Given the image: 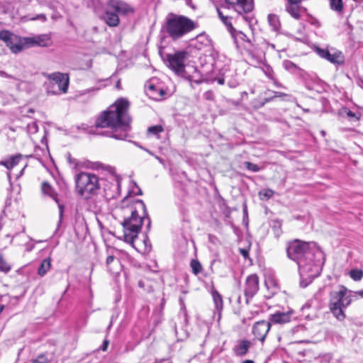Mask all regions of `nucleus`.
<instances>
[{
	"label": "nucleus",
	"mask_w": 363,
	"mask_h": 363,
	"mask_svg": "<svg viewBox=\"0 0 363 363\" xmlns=\"http://www.w3.org/2000/svg\"><path fill=\"white\" fill-rule=\"evenodd\" d=\"M130 262L135 267L139 268L140 267V264L133 259H130Z\"/></svg>",
	"instance_id": "obj_63"
},
{
	"label": "nucleus",
	"mask_w": 363,
	"mask_h": 363,
	"mask_svg": "<svg viewBox=\"0 0 363 363\" xmlns=\"http://www.w3.org/2000/svg\"><path fill=\"white\" fill-rule=\"evenodd\" d=\"M242 211H243V218H242V220H243V223H245V225L247 226L248 225V213H247V208L246 203H244V204H243Z\"/></svg>",
	"instance_id": "obj_50"
},
{
	"label": "nucleus",
	"mask_w": 363,
	"mask_h": 363,
	"mask_svg": "<svg viewBox=\"0 0 363 363\" xmlns=\"http://www.w3.org/2000/svg\"><path fill=\"white\" fill-rule=\"evenodd\" d=\"M132 183H133V186L137 189V190H135V191L133 189L129 190L128 192L127 196H125L122 199V201H121L122 203H125V201L128 199V198L129 196H133V195H134V196H141V195H143V191L139 187V186L137 184V183L135 181H133Z\"/></svg>",
	"instance_id": "obj_34"
},
{
	"label": "nucleus",
	"mask_w": 363,
	"mask_h": 363,
	"mask_svg": "<svg viewBox=\"0 0 363 363\" xmlns=\"http://www.w3.org/2000/svg\"><path fill=\"white\" fill-rule=\"evenodd\" d=\"M187 175L185 172H182L179 174H174L173 179L176 182L175 183V189H179L182 191L183 194H186L185 186L182 184V183L179 181V179H186Z\"/></svg>",
	"instance_id": "obj_30"
},
{
	"label": "nucleus",
	"mask_w": 363,
	"mask_h": 363,
	"mask_svg": "<svg viewBox=\"0 0 363 363\" xmlns=\"http://www.w3.org/2000/svg\"><path fill=\"white\" fill-rule=\"evenodd\" d=\"M272 229L277 238L279 237L281 233V223L279 220H274L272 221Z\"/></svg>",
	"instance_id": "obj_38"
},
{
	"label": "nucleus",
	"mask_w": 363,
	"mask_h": 363,
	"mask_svg": "<svg viewBox=\"0 0 363 363\" xmlns=\"http://www.w3.org/2000/svg\"><path fill=\"white\" fill-rule=\"evenodd\" d=\"M265 74L268 78L273 80L274 84L277 87H282V85L274 78V74L271 67H267Z\"/></svg>",
	"instance_id": "obj_43"
},
{
	"label": "nucleus",
	"mask_w": 363,
	"mask_h": 363,
	"mask_svg": "<svg viewBox=\"0 0 363 363\" xmlns=\"http://www.w3.org/2000/svg\"><path fill=\"white\" fill-rule=\"evenodd\" d=\"M264 104V101H257V100L253 101L252 102V106L255 108H260V107H262Z\"/></svg>",
	"instance_id": "obj_53"
},
{
	"label": "nucleus",
	"mask_w": 363,
	"mask_h": 363,
	"mask_svg": "<svg viewBox=\"0 0 363 363\" xmlns=\"http://www.w3.org/2000/svg\"><path fill=\"white\" fill-rule=\"evenodd\" d=\"M35 36L37 47L48 48L51 46L52 44L51 35L50 33L39 34Z\"/></svg>",
	"instance_id": "obj_24"
},
{
	"label": "nucleus",
	"mask_w": 363,
	"mask_h": 363,
	"mask_svg": "<svg viewBox=\"0 0 363 363\" xmlns=\"http://www.w3.org/2000/svg\"><path fill=\"white\" fill-rule=\"evenodd\" d=\"M76 192L85 199L98 194L101 188L99 178L91 172H81L74 177Z\"/></svg>",
	"instance_id": "obj_5"
},
{
	"label": "nucleus",
	"mask_w": 363,
	"mask_h": 363,
	"mask_svg": "<svg viewBox=\"0 0 363 363\" xmlns=\"http://www.w3.org/2000/svg\"><path fill=\"white\" fill-rule=\"evenodd\" d=\"M332 10L340 13L343 10L342 0H329Z\"/></svg>",
	"instance_id": "obj_37"
},
{
	"label": "nucleus",
	"mask_w": 363,
	"mask_h": 363,
	"mask_svg": "<svg viewBox=\"0 0 363 363\" xmlns=\"http://www.w3.org/2000/svg\"><path fill=\"white\" fill-rule=\"evenodd\" d=\"M340 120L342 122H345V121H347L349 122H357L360 119L359 116H357V115H339Z\"/></svg>",
	"instance_id": "obj_42"
},
{
	"label": "nucleus",
	"mask_w": 363,
	"mask_h": 363,
	"mask_svg": "<svg viewBox=\"0 0 363 363\" xmlns=\"http://www.w3.org/2000/svg\"><path fill=\"white\" fill-rule=\"evenodd\" d=\"M240 253L242 255V256L246 259L249 257V250L245 248H240Z\"/></svg>",
	"instance_id": "obj_54"
},
{
	"label": "nucleus",
	"mask_w": 363,
	"mask_h": 363,
	"mask_svg": "<svg viewBox=\"0 0 363 363\" xmlns=\"http://www.w3.org/2000/svg\"><path fill=\"white\" fill-rule=\"evenodd\" d=\"M286 254L298 266L301 287H307L320 275L325 255L315 242L295 239L287 243Z\"/></svg>",
	"instance_id": "obj_1"
},
{
	"label": "nucleus",
	"mask_w": 363,
	"mask_h": 363,
	"mask_svg": "<svg viewBox=\"0 0 363 363\" xmlns=\"http://www.w3.org/2000/svg\"><path fill=\"white\" fill-rule=\"evenodd\" d=\"M188 55L186 51L178 50L172 54H167L163 60L167 66L177 75L182 76L185 72V62Z\"/></svg>",
	"instance_id": "obj_8"
},
{
	"label": "nucleus",
	"mask_w": 363,
	"mask_h": 363,
	"mask_svg": "<svg viewBox=\"0 0 363 363\" xmlns=\"http://www.w3.org/2000/svg\"><path fill=\"white\" fill-rule=\"evenodd\" d=\"M108 344H109V341L107 340H104L101 346L100 347V349L102 351H106L108 348Z\"/></svg>",
	"instance_id": "obj_56"
},
{
	"label": "nucleus",
	"mask_w": 363,
	"mask_h": 363,
	"mask_svg": "<svg viewBox=\"0 0 363 363\" xmlns=\"http://www.w3.org/2000/svg\"><path fill=\"white\" fill-rule=\"evenodd\" d=\"M198 23L186 16L169 14L162 26V31L172 40H178L197 28Z\"/></svg>",
	"instance_id": "obj_4"
},
{
	"label": "nucleus",
	"mask_w": 363,
	"mask_h": 363,
	"mask_svg": "<svg viewBox=\"0 0 363 363\" xmlns=\"http://www.w3.org/2000/svg\"><path fill=\"white\" fill-rule=\"evenodd\" d=\"M315 51L320 57L327 60L331 63L340 65L343 62L344 57L340 51L334 50L333 52H330L328 49L319 47H315Z\"/></svg>",
	"instance_id": "obj_14"
},
{
	"label": "nucleus",
	"mask_w": 363,
	"mask_h": 363,
	"mask_svg": "<svg viewBox=\"0 0 363 363\" xmlns=\"http://www.w3.org/2000/svg\"><path fill=\"white\" fill-rule=\"evenodd\" d=\"M347 289L341 285L338 290H333L330 292L329 308L333 315L340 321L345 320L346 315L343 311V298L345 292H347Z\"/></svg>",
	"instance_id": "obj_7"
},
{
	"label": "nucleus",
	"mask_w": 363,
	"mask_h": 363,
	"mask_svg": "<svg viewBox=\"0 0 363 363\" xmlns=\"http://www.w3.org/2000/svg\"><path fill=\"white\" fill-rule=\"evenodd\" d=\"M183 315V318H184V322L185 323V325H188L189 324V315L187 313V312H185L184 314H182Z\"/></svg>",
	"instance_id": "obj_61"
},
{
	"label": "nucleus",
	"mask_w": 363,
	"mask_h": 363,
	"mask_svg": "<svg viewBox=\"0 0 363 363\" xmlns=\"http://www.w3.org/2000/svg\"><path fill=\"white\" fill-rule=\"evenodd\" d=\"M50 266H51L50 259L48 258L44 259L41 262L40 266L38 267V274L40 277H43L48 272V271L50 269Z\"/></svg>",
	"instance_id": "obj_33"
},
{
	"label": "nucleus",
	"mask_w": 363,
	"mask_h": 363,
	"mask_svg": "<svg viewBox=\"0 0 363 363\" xmlns=\"http://www.w3.org/2000/svg\"><path fill=\"white\" fill-rule=\"evenodd\" d=\"M138 286L143 289L147 293H152L154 291V288L152 285L146 284L145 281L140 280L138 283Z\"/></svg>",
	"instance_id": "obj_44"
},
{
	"label": "nucleus",
	"mask_w": 363,
	"mask_h": 363,
	"mask_svg": "<svg viewBox=\"0 0 363 363\" xmlns=\"http://www.w3.org/2000/svg\"><path fill=\"white\" fill-rule=\"evenodd\" d=\"M25 18L28 21H40L42 22H45L47 21V17L45 14L43 13L38 14L34 16H26Z\"/></svg>",
	"instance_id": "obj_47"
},
{
	"label": "nucleus",
	"mask_w": 363,
	"mask_h": 363,
	"mask_svg": "<svg viewBox=\"0 0 363 363\" xmlns=\"http://www.w3.org/2000/svg\"><path fill=\"white\" fill-rule=\"evenodd\" d=\"M228 85L230 88H235L238 85V82L236 80H229L228 81Z\"/></svg>",
	"instance_id": "obj_57"
},
{
	"label": "nucleus",
	"mask_w": 363,
	"mask_h": 363,
	"mask_svg": "<svg viewBox=\"0 0 363 363\" xmlns=\"http://www.w3.org/2000/svg\"><path fill=\"white\" fill-rule=\"evenodd\" d=\"M354 293L355 294H357L358 296H359L361 298H363V289L359 290V291H356Z\"/></svg>",
	"instance_id": "obj_64"
},
{
	"label": "nucleus",
	"mask_w": 363,
	"mask_h": 363,
	"mask_svg": "<svg viewBox=\"0 0 363 363\" xmlns=\"http://www.w3.org/2000/svg\"><path fill=\"white\" fill-rule=\"evenodd\" d=\"M41 191L43 195L48 196L54 200L57 204L59 208V220L57 222V226L55 231V235H57L59 228L62 224L64 211H65V205L60 202L58 199V194L55 190V189L50 185L48 182H43L41 185Z\"/></svg>",
	"instance_id": "obj_10"
},
{
	"label": "nucleus",
	"mask_w": 363,
	"mask_h": 363,
	"mask_svg": "<svg viewBox=\"0 0 363 363\" xmlns=\"http://www.w3.org/2000/svg\"><path fill=\"white\" fill-rule=\"evenodd\" d=\"M205 98L208 100L213 99V93L211 91H206L204 94Z\"/></svg>",
	"instance_id": "obj_60"
},
{
	"label": "nucleus",
	"mask_w": 363,
	"mask_h": 363,
	"mask_svg": "<svg viewBox=\"0 0 363 363\" xmlns=\"http://www.w3.org/2000/svg\"><path fill=\"white\" fill-rule=\"evenodd\" d=\"M347 292H345V296L343 298V310L348 307L352 301V297L350 296H347Z\"/></svg>",
	"instance_id": "obj_49"
},
{
	"label": "nucleus",
	"mask_w": 363,
	"mask_h": 363,
	"mask_svg": "<svg viewBox=\"0 0 363 363\" xmlns=\"http://www.w3.org/2000/svg\"><path fill=\"white\" fill-rule=\"evenodd\" d=\"M28 115H23L21 118H18L16 119L15 122L19 123L15 125L16 128H24V126L23 124H21L22 120L25 118H27Z\"/></svg>",
	"instance_id": "obj_52"
},
{
	"label": "nucleus",
	"mask_w": 363,
	"mask_h": 363,
	"mask_svg": "<svg viewBox=\"0 0 363 363\" xmlns=\"http://www.w3.org/2000/svg\"><path fill=\"white\" fill-rule=\"evenodd\" d=\"M228 5V9H232L239 15L242 16L244 20L251 23L252 18L246 14L250 13L254 8V0H225Z\"/></svg>",
	"instance_id": "obj_9"
},
{
	"label": "nucleus",
	"mask_w": 363,
	"mask_h": 363,
	"mask_svg": "<svg viewBox=\"0 0 363 363\" xmlns=\"http://www.w3.org/2000/svg\"><path fill=\"white\" fill-rule=\"evenodd\" d=\"M163 131L164 128L162 125H152L147 128V133L153 135H158L159 133Z\"/></svg>",
	"instance_id": "obj_39"
},
{
	"label": "nucleus",
	"mask_w": 363,
	"mask_h": 363,
	"mask_svg": "<svg viewBox=\"0 0 363 363\" xmlns=\"http://www.w3.org/2000/svg\"><path fill=\"white\" fill-rule=\"evenodd\" d=\"M293 311L287 312L277 311L275 313L271 314L269 317L270 323L284 324L291 321Z\"/></svg>",
	"instance_id": "obj_18"
},
{
	"label": "nucleus",
	"mask_w": 363,
	"mask_h": 363,
	"mask_svg": "<svg viewBox=\"0 0 363 363\" xmlns=\"http://www.w3.org/2000/svg\"><path fill=\"white\" fill-rule=\"evenodd\" d=\"M284 68L293 74L302 77L305 73L304 70L298 67L296 64L290 60H284L283 62Z\"/></svg>",
	"instance_id": "obj_23"
},
{
	"label": "nucleus",
	"mask_w": 363,
	"mask_h": 363,
	"mask_svg": "<svg viewBox=\"0 0 363 363\" xmlns=\"http://www.w3.org/2000/svg\"><path fill=\"white\" fill-rule=\"evenodd\" d=\"M106 169L115 177V181L116 184L115 185L113 183H106L104 184V197L109 201L111 199H116L121 192V178L119 175H117L116 173V169L114 167L108 166Z\"/></svg>",
	"instance_id": "obj_11"
},
{
	"label": "nucleus",
	"mask_w": 363,
	"mask_h": 363,
	"mask_svg": "<svg viewBox=\"0 0 363 363\" xmlns=\"http://www.w3.org/2000/svg\"><path fill=\"white\" fill-rule=\"evenodd\" d=\"M37 47L35 36L21 38L22 50L24 48Z\"/></svg>",
	"instance_id": "obj_32"
},
{
	"label": "nucleus",
	"mask_w": 363,
	"mask_h": 363,
	"mask_svg": "<svg viewBox=\"0 0 363 363\" xmlns=\"http://www.w3.org/2000/svg\"><path fill=\"white\" fill-rule=\"evenodd\" d=\"M223 9H225V7L222 6L220 8H217L218 16L221 22L225 26L228 30L230 33L235 29L231 22L232 17L225 14L223 11Z\"/></svg>",
	"instance_id": "obj_22"
},
{
	"label": "nucleus",
	"mask_w": 363,
	"mask_h": 363,
	"mask_svg": "<svg viewBox=\"0 0 363 363\" xmlns=\"http://www.w3.org/2000/svg\"><path fill=\"white\" fill-rule=\"evenodd\" d=\"M67 161L69 164H74L75 165L77 164V160L72 158L70 153L67 154Z\"/></svg>",
	"instance_id": "obj_58"
},
{
	"label": "nucleus",
	"mask_w": 363,
	"mask_h": 363,
	"mask_svg": "<svg viewBox=\"0 0 363 363\" xmlns=\"http://www.w3.org/2000/svg\"><path fill=\"white\" fill-rule=\"evenodd\" d=\"M230 35L234 40V43L236 45V47L238 48L240 47V44L241 43H247V45H244L245 48L249 52H251L252 50L250 48L252 46L250 40L248 37L242 31L237 30L235 28L234 30L231 31Z\"/></svg>",
	"instance_id": "obj_17"
},
{
	"label": "nucleus",
	"mask_w": 363,
	"mask_h": 363,
	"mask_svg": "<svg viewBox=\"0 0 363 363\" xmlns=\"http://www.w3.org/2000/svg\"><path fill=\"white\" fill-rule=\"evenodd\" d=\"M301 4H291L286 3L285 10L294 19L298 20L301 18L300 9Z\"/></svg>",
	"instance_id": "obj_25"
},
{
	"label": "nucleus",
	"mask_w": 363,
	"mask_h": 363,
	"mask_svg": "<svg viewBox=\"0 0 363 363\" xmlns=\"http://www.w3.org/2000/svg\"><path fill=\"white\" fill-rule=\"evenodd\" d=\"M49 82L46 84V90L48 94L60 95L66 94L69 84V77L67 73L53 72L46 74Z\"/></svg>",
	"instance_id": "obj_6"
},
{
	"label": "nucleus",
	"mask_w": 363,
	"mask_h": 363,
	"mask_svg": "<svg viewBox=\"0 0 363 363\" xmlns=\"http://www.w3.org/2000/svg\"><path fill=\"white\" fill-rule=\"evenodd\" d=\"M190 267L191 268L192 272L197 275L201 273L203 270V267L200 262L197 259H192L190 262Z\"/></svg>",
	"instance_id": "obj_36"
},
{
	"label": "nucleus",
	"mask_w": 363,
	"mask_h": 363,
	"mask_svg": "<svg viewBox=\"0 0 363 363\" xmlns=\"http://www.w3.org/2000/svg\"><path fill=\"white\" fill-rule=\"evenodd\" d=\"M251 342L247 340H242L233 347L234 354L238 357H244L249 351Z\"/></svg>",
	"instance_id": "obj_21"
},
{
	"label": "nucleus",
	"mask_w": 363,
	"mask_h": 363,
	"mask_svg": "<svg viewBox=\"0 0 363 363\" xmlns=\"http://www.w3.org/2000/svg\"><path fill=\"white\" fill-rule=\"evenodd\" d=\"M274 191L270 189H266L260 191L259 195L262 199L268 200L273 196Z\"/></svg>",
	"instance_id": "obj_41"
},
{
	"label": "nucleus",
	"mask_w": 363,
	"mask_h": 363,
	"mask_svg": "<svg viewBox=\"0 0 363 363\" xmlns=\"http://www.w3.org/2000/svg\"><path fill=\"white\" fill-rule=\"evenodd\" d=\"M350 277L355 281H359L363 278V270L361 269H352L349 272Z\"/></svg>",
	"instance_id": "obj_35"
},
{
	"label": "nucleus",
	"mask_w": 363,
	"mask_h": 363,
	"mask_svg": "<svg viewBox=\"0 0 363 363\" xmlns=\"http://www.w3.org/2000/svg\"><path fill=\"white\" fill-rule=\"evenodd\" d=\"M259 290V278L257 274H251L247 277L245 282V296L246 303L257 294Z\"/></svg>",
	"instance_id": "obj_13"
},
{
	"label": "nucleus",
	"mask_w": 363,
	"mask_h": 363,
	"mask_svg": "<svg viewBox=\"0 0 363 363\" xmlns=\"http://www.w3.org/2000/svg\"><path fill=\"white\" fill-rule=\"evenodd\" d=\"M210 44L211 39L206 34L201 33L196 36L195 47L197 49L201 50L204 47L210 45Z\"/></svg>",
	"instance_id": "obj_27"
},
{
	"label": "nucleus",
	"mask_w": 363,
	"mask_h": 363,
	"mask_svg": "<svg viewBox=\"0 0 363 363\" xmlns=\"http://www.w3.org/2000/svg\"><path fill=\"white\" fill-rule=\"evenodd\" d=\"M130 108V102L125 98H119L106 110L101 113H127Z\"/></svg>",
	"instance_id": "obj_15"
},
{
	"label": "nucleus",
	"mask_w": 363,
	"mask_h": 363,
	"mask_svg": "<svg viewBox=\"0 0 363 363\" xmlns=\"http://www.w3.org/2000/svg\"><path fill=\"white\" fill-rule=\"evenodd\" d=\"M102 18L109 26H116L119 23L118 13L111 6L105 11Z\"/></svg>",
	"instance_id": "obj_20"
},
{
	"label": "nucleus",
	"mask_w": 363,
	"mask_h": 363,
	"mask_svg": "<svg viewBox=\"0 0 363 363\" xmlns=\"http://www.w3.org/2000/svg\"><path fill=\"white\" fill-rule=\"evenodd\" d=\"M11 267L4 259L3 256L0 255V272L5 274L10 272Z\"/></svg>",
	"instance_id": "obj_40"
},
{
	"label": "nucleus",
	"mask_w": 363,
	"mask_h": 363,
	"mask_svg": "<svg viewBox=\"0 0 363 363\" xmlns=\"http://www.w3.org/2000/svg\"><path fill=\"white\" fill-rule=\"evenodd\" d=\"M148 91L151 96L156 100H160L166 95V92L162 88L158 87L154 84H150Z\"/></svg>",
	"instance_id": "obj_26"
},
{
	"label": "nucleus",
	"mask_w": 363,
	"mask_h": 363,
	"mask_svg": "<svg viewBox=\"0 0 363 363\" xmlns=\"http://www.w3.org/2000/svg\"><path fill=\"white\" fill-rule=\"evenodd\" d=\"M0 40L5 43L12 52L18 53L22 51L21 38L11 31L7 30H1Z\"/></svg>",
	"instance_id": "obj_12"
},
{
	"label": "nucleus",
	"mask_w": 363,
	"mask_h": 363,
	"mask_svg": "<svg viewBox=\"0 0 363 363\" xmlns=\"http://www.w3.org/2000/svg\"><path fill=\"white\" fill-rule=\"evenodd\" d=\"M216 80L219 84H223L225 83V78L223 77H218Z\"/></svg>",
	"instance_id": "obj_62"
},
{
	"label": "nucleus",
	"mask_w": 363,
	"mask_h": 363,
	"mask_svg": "<svg viewBox=\"0 0 363 363\" xmlns=\"http://www.w3.org/2000/svg\"><path fill=\"white\" fill-rule=\"evenodd\" d=\"M111 8L117 13L127 15L134 12V9L123 1H112Z\"/></svg>",
	"instance_id": "obj_19"
},
{
	"label": "nucleus",
	"mask_w": 363,
	"mask_h": 363,
	"mask_svg": "<svg viewBox=\"0 0 363 363\" xmlns=\"http://www.w3.org/2000/svg\"><path fill=\"white\" fill-rule=\"evenodd\" d=\"M26 128L28 133L35 134L38 131V125L36 122L26 123Z\"/></svg>",
	"instance_id": "obj_46"
},
{
	"label": "nucleus",
	"mask_w": 363,
	"mask_h": 363,
	"mask_svg": "<svg viewBox=\"0 0 363 363\" xmlns=\"http://www.w3.org/2000/svg\"><path fill=\"white\" fill-rule=\"evenodd\" d=\"M179 302H180V306H181V308H180L181 313L182 314H184V313L187 312V311H186L185 303L182 298H179Z\"/></svg>",
	"instance_id": "obj_55"
},
{
	"label": "nucleus",
	"mask_w": 363,
	"mask_h": 363,
	"mask_svg": "<svg viewBox=\"0 0 363 363\" xmlns=\"http://www.w3.org/2000/svg\"><path fill=\"white\" fill-rule=\"evenodd\" d=\"M211 294H212V297H213V302L215 304L216 309L218 311H221L223 307V301L222 296L214 288L212 289Z\"/></svg>",
	"instance_id": "obj_29"
},
{
	"label": "nucleus",
	"mask_w": 363,
	"mask_h": 363,
	"mask_svg": "<svg viewBox=\"0 0 363 363\" xmlns=\"http://www.w3.org/2000/svg\"><path fill=\"white\" fill-rule=\"evenodd\" d=\"M271 325L272 324L269 320L257 321L253 325L252 333L257 340L264 342L267 335L271 328Z\"/></svg>",
	"instance_id": "obj_16"
},
{
	"label": "nucleus",
	"mask_w": 363,
	"mask_h": 363,
	"mask_svg": "<svg viewBox=\"0 0 363 363\" xmlns=\"http://www.w3.org/2000/svg\"><path fill=\"white\" fill-rule=\"evenodd\" d=\"M131 121L129 115H99L94 124L82 123L77 129L89 135L127 140L131 130Z\"/></svg>",
	"instance_id": "obj_2"
},
{
	"label": "nucleus",
	"mask_w": 363,
	"mask_h": 363,
	"mask_svg": "<svg viewBox=\"0 0 363 363\" xmlns=\"http://www.w3.org/2000/svg\"><path fill=\"white\" fill-rule=\"evenodd\" d=\"M130 208V216L125 218L121 223L123 228V237L124 240L134 247V240L138 238L143 222L146 221V232L143 243L145 251L149 252L152 250L151 242L147 237V233L150 232L151 228V218L148 214L146 205L141 199H134Z\"/></svg>",
	"instance_id": "obj_3"
},
{
	"label": "nucleus",
	"mask_w": 363,
	"mask_h": 363,
	"mask_svg": "<svg viewBox=\"0 0 363 363\" xmlns=\"http://www.w3.org/2000/svg\"><path fill=\"white\" fill-rule=\"evenodd\" d=\"M21 157L22 155L21 154L11 156L8 160L1 161V164L4 165L9 170L11 169L19 163Z\"/></svg>",
	"instance_id": "obj_28"
},
{
	"label": "nucleus",
	"mask_w": 363,
	"mask_h": 363,
	"mask_svg": "<svg viewBox=\"0 0 363 363\" xmlns=\"http://www.w3.org/2000/svg\"><path fill=\"white\" fill-rule=\"evenodd\" d=\"M302 0H286V3L291 4H301Z\"/></svg>",
	"instance_id": "obj_59"
},
{
	"label": "nucleus",
	"mask_w": 363,
	"mask_h": 363,
	"mask_svg": "<svg viewBox=\"0 0 363 363\" xmlns=\"http://www.w3.org/2000/svg\"><path fill=\"white\" fill-rule=\"evenodd\" d=\"M114 260H115V257H114L113 255H109V256H108V257H107V258H106V266H107V267H108V271H109L111 273H112V274H113V273H115V272H114V270H113V269H111V264L112 262H113V261H114Z\"/></svg>",
	"instance_id": "obj_48"
},
{
	"label": "nucleus",
	"mask_w": 363,
	"mask_h": 363,
	"mask_svg": "<svg viewBox=\"0 0 363 363\" xmlns=\"http://www.w3.org/2000/svg\"><path fill=\"white\" fill-rule=\"evenodd\" d=\"M243 164L247 169L253 172H258L261 170V168L257 164L252 163L250 162H244Z\"/></svg>",
	"instance_id": "obj_45"
},
{
	"label": "nucleus",
	"mask_w": 363,
	"mask_h": 363,
	"mask_svg": "<svg viewBox=\"0 0 363 363\" xmlns=\"http://www.w3.org/2000/svg\"><path fill=\"white\" fill-rule=\"evenodd\" d=\"M32 363H48V359L44 354H40L36 359H34Z\"/></svg>",
	"instance_id": "obj_51"
},
{
	"label": "nucleus",
	"mask_w": 363,
	"mask_h": 363,
	"mask_svg": "<svg viewBox=\"0 0 363 363\" xmlns=\"http://www.w3.org/2000/svg\"><path fill=\"white\" fill-rule=\"evenodd\" d=\"M268 22L273 30L279 31L280 30L281 23L279 16L276 14H269Z\"/></svg>",
	"instance_id": "obj_31"
}]
</instances>
